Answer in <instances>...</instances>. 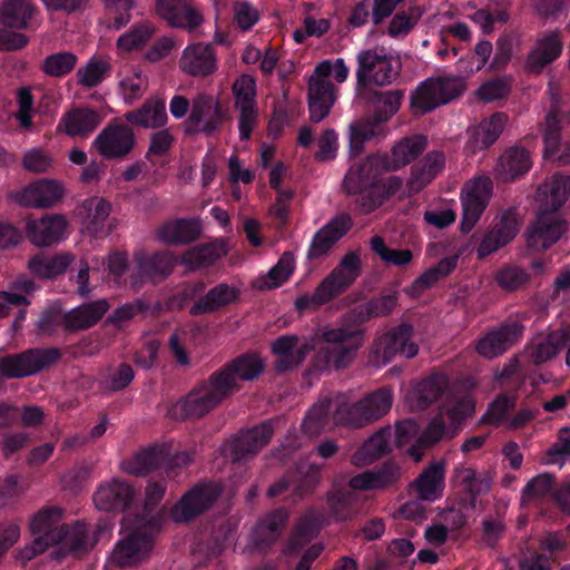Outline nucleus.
Segmentation results:
<instances>
[{
	"label": "nucleus",
	"instance_id": "obj_20",
	"mask_svg": "<svg viewBox=\"0 0 570 570\" xmlns=\"http://www.w3.org/2000/svg\"><path fill=\"white\" fill-rule=\"evenodd\" d=\"M225 115L218 102L210 96L197 95L191 105L187 122L193 131L212 136L223 125Z\"/></svg>",
	"mask_w": 570,
	"mask_h": 570
},
{
	"label": "nucleus",
	"instance_id": "obj_22",
	"mask_svg": "<svg viewBox=\"0 0 570 570\" xmlns=\"http://www.w3.org/2000/svg\"><path fill=\"white\" fill-rule=\"evenodd\" d=\"M523 325L518 321H507L488 332L476 344V352L487 358L502 355L522 335Z\"/></svg>",
	"mask_w": 570,
	"mask_h": 570
},
{
	"label": "nucleus",
	"instance_id": "obj_51",
	"mask_svg": "<svg viewBox=\"0 0 570 570\" xmlns=\"http://www.w3.org/2000/svg\"><path fill=\"white\" fill-rule=\"evenodd\" d=\"M36 372V354L27 351L16 356L0 360V374L7 377H22Z\"/></svg>",
	"mask_w": 570,
	"mask_h": 570
},
{
	"label": "nucleus",
	"instance_id": "obj_50",
	"mask_svg": "<svg viewBox=\"0 0 570 570\" xmlns=\"http://www.w3.org/2000/svg\"><path fill=\"white\" fill-rule=\"evenodd\" d=\"M444 482V468L440 462L430 464L417 478L419 497L423 500H434Z\"/></svg>",
	"mask_w": 570,
	"mask_h": 570
},
{
	"label": "nucleus",
	"instance_id": "obj_64",
	"mask_svg": "<svg viewBox=\"0 0 570 570\" xmlns=\"http://www.w3.org/2000/svg\"><path fill=\"white\" fill-rule=\"evenodd\" d=\"M135 372L127 363H121L101 381L104 389L118 392L126 389L134 380Z\"/></svg>",
	"mask_w": 570,
	"mask_h": 570
},
{
	"label": "nucleus",
	"instance_id": "obj_28",
	"mask_svg": "<svg viewBox=\"0 0 570 570\" xmlns=\"http://www.w3.org/2000/svg\"><path fill=\"white\" fill-rule=\"evenodd\" d=\"M508 121V116L503 112H494L489 119L480 122L479 126L468 131V140L464 145V151L469 155L488 149L492 146Z\"/></svg>",
	"mask_w": 570,
	"mask_h": 570
},
{
	"label": "nucleus",
	"instance_id": "obj_14",
	"mask_svg": "<svg viewBox=\"0 0 570 570\" xmlns=\"http://www.w3.org/2000/svg\"><path fill=\"white\" fill-rule=\"evenodd\" d=\"M492 195V183L488 178H478L466 184L461 191L462 219L460 230L470 233L487 209Z\"/></svg>",
	"mask_w": 570,
	"mask_h": 570
},
{
	"label": "nucleus",
	"instance_id": "obj_11",
	"mask_svg": "<svg viewBox=\"0 0 570 570\" xmlns=\"http://www.w3.org/2000/svg\"><path fill=\"white\" fill-rule=\"evenodd\" d=\"M220 493V487L213 482L198 483L174 504L170 517L176 523L189 522L210 509Z\"/></svg>",
	"mask_w": 570,
	"mask_h": 570
},
{
	"label": "nucleus",
	"instance_id": "obj_35",
	"mask_svg": "<svg viewBox=\"0 0 570 570\" xmlns=\"http://www.w3.org/2000/svg\"><path fill=\"white\" fill-rule=\"evenodd\" d=\"M400 479V468L386 461L382 465L358 473L350 479V487L361 491L379 490L394 484Z\"/></svg>",
	"mask_w": 570,
	"mask_h": 570
},
{
	"label": "nucleus",
	"instance_id": "obj_59",
	"mask_svg": "<svg viewBox=\"0 0 570 570\" xmlns=\"http://www.w3.org/2000/svg\"><path fill=\"white\" fill-rule=\"evenodd\" d=\"M154 32L155 29L149 22L136 24L118 38L117 46L126 51L138 49L148 42Z\"/></svg>",
	"mask_w": 570,
	"mask_h": 570
},
{
	"label": "nucleus",
	"instance_id": "obj_53",
	"mask_svg": "<svg viewBox=\"0 0 570 570\" xmlns=\"http://www.w3.org/2000/svg\"><path fill=\"white\" fill-rule=\"evenodd\" d=\"M332 413V402L328 399H324L318 403L314 404L306 413L303 421V430L308 435H316L321 433L330 421V414Z\"/></svg>",
	"mask_w": 570,
	"mask_h": 570
},
{
	"label": "nucleus",
	"instance_id": "obj_1",
	"mask_svg": "<svg viewBox=\"0 0 570 570\" xmlns=\"http://www.w3.org/2000/svg\"><path fill=\"white\" fill-rule=\"evenodd\" d=\"M397 301L395 293L373 297L346 313L336 327H325L322 338L327 345L317 354L323 367H347L364 343L365 331L362 325L372 318L390 315Z\"/></svg>",
	"mask_w": 570,
	"mask_h": 570
},
{
	"label": "nucleus",
	"instance_id": "obj_34",
	"mask_svg": "<svg viewBox=\"0 0 570 570\" xmlns=\"http://www.w3.org/2000/svg\"><path fill=\"white\" fill-rule=\"evenodd\" d=\"M111 205L106 199L92 196L81 202L77 208L78 216L82 220L89 234L99 237L107 235L105 223L110 215Z\"/></svg>",
	"mask_w": 570,
	"mask_h": 570
},
{
	"label": "nucleus",
	"instance_id": "obj_36",
	"mask_svg": "<svg viewBox=\"0 0 570 570\" xmlns=\"http://www.w3.org/2000/svg\"><path fill=\"white\" fill-rule=\"evenodd\" d=\"M426 148V138L422 135L405 137L393 146L391 153L381 156L386 170H397L416 159Z\"/></svg>",
	"mask_w": 570,
	"mask_h": 570
},
{
	"label": "nucleus",
	"instance_id": "obj_17",
	"mask_svg": "<svg viewBox=\"0 0 570 570\" xmlns=\"http://www.w3.org/2000/svg\"><path fill=\"white\" fill-rule=\"evenodd\" d=\"M562 50L563 41L559 29L542 32L525 57L524 70L529 75H540L562 55Z\"/></svg>",
	"mask_w": 570,
	"mask_h": 570
},
{
	"label": "nucleus",
	"instance_id": "obj_47",
	"mask_svg": "<svg viewBox=\"0 0 570 570\" xmlns=\"http://www.w3.org/2000/svg\"><path fill=\"white\" fill-rule=\"evenodd\" d=\"M392 439L393 430L391 426L379 430L357 450L354 455V461L356 463L361 461L364 463H372L373 461L386 455L392 451Z\"/></svg>",
	"mask_w": 570,
	"mask_h": 570
},
{
	"label": "nucleus",
	"instance_id": "obj_44",
	"mask_svg": "<svg viewBox=\"0 0 570 570\" xmlns=\"http://www.w3.org/2000/svg\"><path fill=\"white\" fill-rule=\"evenodd\" d=\"M450 379L446 374L435 372L423 379L415 389L417 407L425 410L443 396L449 399Z\"/></svg>",
	"mask_w": 570,
	"mask_h": 570
},
{
	"label": "nucleus",
	"instance_id": "obj_29",
	"mask_svg": "<svg viewBox=\"0 0 570 570\" xmlns=\"http://www.w3.org/2000/svg\"><path fill=\"white\" fill-rule=\"evenodd\" d=\"M356 490L348 483L347 487L334 488L327 493L328 512L336 522L351 521L360 514L363 501Z\"/></svg>",
	"mask_w": 570,
	"mask_h": 570
},
{
	"label": "nucleus",
	"instance_id": "obj_57",
	"mask_svg": "<svg viewBox=\"0 0 570 570\" xmlns=\"http://www.w3.org/2000/svg\"><path fill=\"white\" fill-rule=\"evenodd\" d=\"M529 279V273L513 264L502 266L495 274L497 284L507 292H514L521 288Z\"/></svg>",
	"mask_w": 570,
	"mask_h": 570
},
{
	"label": "nucleus",
	"instance_id": "obj_61",
	"mask_svg": "<svg viewBox=\"0 0 570 570\" xmlns=\"http://www.w3.org/2000/svg\"><path fill=\"white\" fill-rule=\"evenodd\" d=\"M553 334V332L549 333L546 336L539 337L535 342L532 343L530 350V357L535 364H542L560 352L561 346L558 343V338Z\"/></svg>",
	"mask_w": 570,
	"mask_h": 570
},
{
	"label": "nucleus",
	"instance_id": "obj_40",
	"mask_svg": "<svg viewBox=\"0 0 570 570\" xmlns=\"http://www.w3.org/2000/svg\"><path fill=\"white\" fill-rule=\"evenodd\" d=\"M444 156L440 151L428 153L422 161L412 166L407 187L411 194L420 193L444 167Z\"/></svg>",
	"mask_w": 570,
	"mask_h": 570
},
{
	"label": "nucleus",
	"instance_id": "obj_30",
	"mask_svg": "<svg viewBox=\"0 0 570 570\" xmlns=\"http://www.w3.org/2000/svg\"><path fill=\"white\" fill-rule=\"evenodd\" d=\"M336 88L330 80L314 79L308 82V110L311 121L325 119L336 100Z\"/></svg>",
	"mask_w": 570,
	"mask_h": 570
},
{
	"label": "nucleus",
	"instance_id": "obj_24",
	"mask_svg": "<svg viewBox=\"0 0 570 570\" xmlns=\"http://www.w3.org/2000/svg\"><path fill=\"white\" fill-rule=\"evenodd\" d=\"M180 70L191 77H207L217 70V56L210 43L188 45L178 61Z\"/></svg>",
	"mask_w": 570,
	"mask_h": 570
},
{
	"label": "nucleus",
	"instance_id": "obj_27",
	"mask_svg": "<svg viewBox=\"0 0 570 570\" xmlns=\"http://www.w3.org/2000/svg\"><path fill=\"white\" fill-rule=\"evenodd\" d=\"M360 100L364 101L376 124L386 122L400 109L404 91L400 89L379 91L373 88L356 90Z\"/></svg>",
	"mask_w": 570,
	"mask_h": 570
},
{
	"label": "nucleus",
	"instance_id": "obj_19",
	"mask_svg": "<svg viewBox=\"0 0 570 570\" xmlns=\"http://www.w3.org/2000/svg\"><path fill=\"white\" fill-rule=\"evenodd\" d=\"M155 12L170 27L187 31H194L204 22L191 0H156Z\"/></svg>",
	"mask_w": 570,
	"mask_h": 570
},
{
	"label": "nucleus",
	"instance_id": "obj_5",
	"mask_svg": "<svg viewBox=\"0 0 570 570\" xmlns=\"http://www.w3.org/2000/svg\"><path fill=\"white\" fill-rule=\"evenodd\" d=\"M229 395L213 375L202 381L168 407V417L176 421L199 420L218 407Z\"/></svg>",
	"mask_w": 570,
	"mask_h": 570
},
{
	"label": "nucleus",
	"instance_id": "obj_23",
	"mask_svg": "<svg viewBox=\"0 0 570 570\" xmlns=\"http://www.w3.org/2000/svg\"><path fill=\"white\" fill-rule=\"evenodd\" d=\"M137 497L132 484L122 480H112L101 484L94 494V502L99 510L107 512H125Z\"/></svg>",
	"mask_w": 570,
	"mask_h": 570
},
{
	"label": "nucleus",
	"instance_id": "obj_2",
	"mask_svg": "<svg viewBox=\"0 0 570 570\" xmlns=\"http://www.w3.org/2000/svg\"><path fill=\"white\" fill-rule=\"evenodd\" d=\"M63 510L56 505L38 510V554L52 547L51 559L62 561L68 556L88 553L97 541L86 522L61 523Z\"/></svg>",
	"mask_w": 570,
	"mask_h": 570
},
{
	"label": "nucleus",
	"instance_id": "obj_60",
	"mask_svg": "<svg viewBox=\"0 0 570 570\" xmlns=\"http://www.w3.org/2000/svg\"><path fill=\"white\" fill-rule=\"evenodd\" d=\"M71 261L72 256L67 253H60L50 258L38 255V278H55L62 275Z\"/></svg>",
	"mask_w": 570,
	"mask_h": 570
},
{
	"label": "nucleus",
	"instance_id": "obj_26",
	"mask_svg": "<svg viewBox=\"0 0 570 570\" xmlns=\"http://www.w3.org/2000/svg\"><path fill=\"white\" fill-rule=\"evenodd\" d=\"M314 348L308 341L301 342L296 335H283L272 344V352L277 356L275 371L284 373L297 367Z\"/></svg>",
	"mask_w": 570,
	"mask_h": 570
},
{
	"label": "nucleus",
	"instance_id": "obj_15",
	"mask_svg": "<svg viewBox=\"0 0 570 570\" xmlns=\"http://www.w3.org/2000/svg\"><path fill=\"white\" fill-rule=\"evenodd\" d=\"M136 136L124 122L108 124L94 139L92 146L105 159H124L134 149Z\"/></svg>",
	"mask_w": 570,
	"mask_h": 570
},
{
	"label": "nucleus",
	"instance_id": "obj_3",
	"mask_svg": "<svg viewBox=\"0 0 570 570\" xmlns=\"http://www.w3.org/2000/svg\"><path fill=\"white\" fill-rule=\"evenodd\" d=\"M386 170L381 156L370 155L364 160L353 164L343 179V189L355 196V206L362 214H371L390 197L401 190L403 180L399 176L377 179Z\"/></svg>",
	"mask_w": 570,
	"mask_h": 570
},
{
	"label": "nucleus",
	"instance_id": "obj_31",
	"mask_svg": "<svg viewBox=\"0 0 570 570\" xmlns=\"http://www.w3.org/2000/svg\"><path fill=\"white\" fill-rule=\"evenodd\" d=\"M542 212L556 214L566 204L570 196V176L562 174L552 175L537 191Z\"/></svg>",
	"mask_w": 570,
	"mask_h": 570
},
{
	"label": "nucleus",
	"instance_id": "obj_8",
	"mask_svg": "<svg viewBox=\"0 0 570 570\" xmlns=\"http://www.w3.org/2000/svg\"><path fill=\"white\" fill-rule=\"evenodd\" d=\"M392 403V390L380 387L356 403H342L338 405L334 411V421L342 425L362 428L385 415L390 411Z\"/></svg>",
	"mask_w": 570,
	"mask_h": 570
},
{
	"label": "nucleus",
	"instance_id": "obj_13",
	"mask_svg": "<svg viewBox=\"0 0 570 570\" xmlns=\"http://www.w3.org/2000/svg\"><path fill=\"white\" fill-rule=\"evenodd\" d=\"M136 269L130 275L132 287H140L146 281L153 283L167 278L175 265L177 257L169 250H159L153 254L138 252L135 254Z\"/></svg>",
	"mask_w": 570,
	"mask_h": 570
},
{
	"label": "nucleus",
	"instance_id": "obj_48",
	"mask_svg": "<svg viewBox=\"0 0 570 570\" xmlns=\"http://www.w3.org/2000/svg\"><path fill=\"white\" fill-rule=\"evenodd\" d=\"M110 73L109 59L104 56H92L85 66L77 70L76 77L78 85L91 89L98 87Z\"/></svg>",
	"mask_w": 570,
	"mask_h": 570
},
{
	"label": "nucleus",
	"instance_id": "obj_43",
	"mask_svg": "<svg viewBox=\"0 0 570 570\" xmlns=\"http://www.w3.org/2000/svg\"><path fill=\"white\" fill-rule=\"evenodd\" d=\"M125 118L131 125L144 128H160L168 120L165 100L159 98L147 99L140 108L127 112Z\"/></svg>",
	"mask_w": 570,
	"mask_h": 570
},
{
	"label": "nucleus",
	"instance_id": "obj_38",
	"mask_svg": "<svg viewBox=\"0 0 570 570\" xmlns=\"http://www.w3.org/2000/svg\"><path fill=\"white\" fill-rule=\"evenodd\" d=\"M227 255V248L222 239L200 244L186 250L180 263L189 271H197L215 265L223 256Z\"/></svg>",
	"mask_w": 570,
	"mask_h": 570
},
{
	"label": "nucleus",
	"instance_id": "obj_6",
	"mask_svg": "<svg viewBox=\"0 0 570 570\" xmlns=\"http://www.w3.org/2000/svg\"><path fill=\"white\" fill-rule=\"evenodd\" d=\"M160 529L157 518L145 514L135 515L131 530L115 547L114 561L120 567L139 563L148 557L154 546V534Z\"/></svg>",
	"mask_w": 570,
	"mask_h": 570
},
{
	"label": "nucleus",
	"instance_id": "obj_42",
	"mask_svg": "<svg viewBox=\"0 0 570 570\" xmlns=\"http://www.w3.org/2000/svg\"><path fill=\"white\" fill-rule=\"evenodd\" d=\"M200 233L202 226L197 219L178 218L165 223L157 235L166 244L181 245L195 242Z\"/></svg>",
	"mask_w": 570,
	"mask_h": 570
},
{
	"label": "nucleus",
	"instance_id": "obj_21",
	"mask_svg": "<svg viewBox=\"0 0 570 570\" xmlns=\"http://www.w3.org/2000/svg\"><path fill=\"white\" fill-rule=\"evenodd\" d=\"M273 434L274 426L269 421H265L252 429L240 431L228 445L227 450L230 460L233 462H239L246 460L248 456L256 455L268 444Z\"/></svg>",
	"mask_w": 570,
	"mask_h": 570
},
{
	"label": "nucleus",
	"instance_id": "obj_25",
	"mask_svg": "<svg viewBox=\"0 0 570 570\" xmlns=\"http://www.w3.org/2000/svg\"><path fill=\"white\" fill-rule=\"evenodd\" d=\"M413 326L402 323L379 338L376 342V352L382 353L383 358L390 362L396 355L406 358L414 357L419 352V346L412 342Z\"/></svg>",
	"mask_w": 570,
	"mask_h": 570
},
{
	"label": "nucleus",
	"instance_id": "obj_63",
	"mask_svg": "<svg viewBox=\"0 0 570 570\" xmlns=\"http://www.w3.org/2000/svg\"><path fill=\"white\" fill-rule=\"evenodd\" d=\"M233 94L235 96V106L256 105V81L249 75H242L233 85Z\"/></svg>",
	"mask_w": 570,
	"mask_h": 570
},
{
	"label": "nucleus",
	"instance_id": "obj_7",
	"mask_svg": "<svg viewBox=\"0 0 570 570\" xmlns=\"http://www.w3.org/2000/svg\"><path fill=\"white\" fill-rule=\"evenodd\" d=\"M356 90L371 88V85L389 86L394 82L402 69L401 59L384 49H366L356 56Z\"/></svg>",
	"mask_w": 570,
	"mask_h": 570
},
{
	"label": "nucleus",
	"instance_id": "obj_4",
	"mask_svg": "<svg viewBox=\"0 0 570 570\" xmlns=\"http://www.w3.org/2000/svg\"><path fill=\"white\" fill-rule=\"evenodd\" d=\"M361 259L355 252H348L340 264L317 285L313 294L296 298L295 308L299 313L316 309L334 297L343 294L358 277Z\"/></svg>",
	"mask_w": 570,
	"mask_h": 570
},
{
	"label": "nucleus",
	"instance_id": "obj_41",
	"mask_svg": "<svg viewBox=\"0 0 570 570\" xmlns=\"http://www.w3.org/2000/svg\"><path fill=\"white\" fill-rule=\"evenodd\" d=\"M288 512L284 508H278L267 513L256 525L252 540L259 549H266L273 544L279 537L287 522Z\"/></svg>",
	"mask_w": 570,
	"mask_h": 570
},
{
	"label": "nucleus",
	"instance_id": "obj_10",
	"mask_svg": "<svg viewBox=\"0 0 570 570\" xmlns=\"http://www.w3.org/2000/svg\"><path fill=\"white\" fill-rule=\"evenodd\" d=\"M265 370V364L256 353L247 352L227 362L220 368L213 372V375L229 395L240 391V381H254Z\"/></svg>",
	"mask_w": 570,
	"mask_h": 570
},
{
	"label": "nucleus",
	"instance_id": "obj_39",
	"mask_svg": "<svg viewBox=\"0 0 570 570\" xmlns=\"http://www.w3.org/2000/svg\"><path fill=\"white\" fill-rule=\"evenodd\" d=\"M108 309L109 304L106 299L85 303L65 314V326L72 332L90 328L102 318Z\"/></svg>",
	"mask_w": 570,
	"mask_h": 570
},
{
	"label": "nucleus",
	"instance_id": "obj_37",
	"mask_svg": "<svg viewBox=\"0 0 570 570\" xmlns=\"http://www.w3.org/2000/svg\"><path fill=\"white\" fill-rule=\"evenodd\" d=\"M238 298L237 288L226 283H219L212 287L206 295L199 297L190 307L189 313L193 316L214 313L235 303Z\"/></svg>",
	"mask_w": 570,
	"mask_h": 570
},
{
	"label": "nucleus",
	"instance_id": "obj_58",
	"mask_svg": "<svg viewBox=\"0 0 570 570\" xmlns=\"http://www.w3.org/2000/svg\"><path fill=\"white\" fill-rule=\"evenodd\" d=\"M164 456L156 448H149L137 453L129 462L128 471L136 475H145L158 469Z\"/></svg>",
	"mask_w": 570,
	"mask_h": 570
},
{
	"label": "nucleus",
	"instance_id": "obj_45",
	"mask_svg": "<svg viewBox=\"0 0 570 570\" xmlns=\"http://www.w3.org/2000/svg\"><path fill=\"white\" fill-rule=\"evenodd\" d=\"M68 220L62 214L38 218V247L53 246L67 238Z\"/></svg>",
	"mask_w": 570,
	"mask_h": 570
},
{
	"label": "nucleus",
	"instance_id": "obj_46",
	"mask_svg": "<svg viewBox=\"0 0 570 570\" xmlns=\"http://www.w3.org/2000/svg\"><path fill=\"white\" fill-rule=\"evenodd\" d=\"M32 292L33 283L30 281H18L12 291L0 292V318L9 316L13 308L19 309L18 318H23L22 308L31 304Z\"/></svg>",
	"mask_w": 570,
	"mask_h": 570
},
{
	"label": "nucleus",
	"instance_id": "obj_49",
	"mask_svg": "<svg viewBox=\"0 0 570 570\" xmlns=\"http://www.w3.org/2000/svg\"><path fill=\"white\" fill-rule=\"evenodd\" d=\"M32 11L30 1L7 0L0 6V23L11 28H24Z\"/></svg>",
	"mask_w": 570,
	"mask_h": 570
},
{
	"label": "nucleus",
	"instance_id": "obj_9",
	"mask_svg": "<svg viewBox=\"0 0 570 570\" xmlns=\"http://www.w3.org/2000/svg\"><path fill=\"white\" fill-rule=\"evenodd\" d=\"M462 92L463 85L456 77L428 78L412 91L410 106L416 112L426 114L458 98Z\"/></svg>",
	"mask_w": 570,
	"mask_h": 570
},
{
	"label": "nucleus",
	"instance_id": "obj_33",
	"mask_svg": "<svg viewBox=\"0 0 570 570\" xmlns=\"http://www.w3.org/2000/svg\"><path fill=\"white\" fill-rule=\"evenodd\" d=\"M101 121L102 116L94 108H73L61 117L58 129L70 137H88Z\"/></svg>",
	"mask_w": 570,
	"mask_h": 570
},
{
	"label": "nucleus",
	"instance_id": "obj_56",
	"mask_svg": "<svg viewBox=\"0 0 570 570\" xmlns=\"http://www.w3.org/2000/svg\"><path fill=\"white\" fill-rule=\"evenodd\" d=\"M371 249L385 263L405 266L412 262L413 254L407 248H389L381 236L371 239Z\"/></svg>",
	"mask_w": 570,
	"mask_h": 570
},
{
	"label": "nucleus",
	"instance_id": "obj_12",
	"mask_svg": "<svg viewBox=\"0 0 570 570\" xmlns=\"http://www.w3.org/2000/svg\"><path fill=\"white\" fill-rule=\"evenodd\" d=\"M520 217L515 209L509 208L493 220L476 247V257L484 259L509 245L520 230Z\"/></svg>",
	"mask_w": 570,
	"mask_h": 570
},
{
	"label": "nucleus",
	"instance_id": "obj_16",
	"mask_svg": "<svg viewBox=\"0 0 570 570\" xmlns=\"http://www.w3.org/2000/svg\"><path fill=\"white\" fill-rule=\"evenodd\" d=\"M567 229L566 222L556 214L539 210L534 222L527 228V246L532 250L543 252L556 244Z\"/></svg>",
	"mask_w": 570,
	"mask_h": 570
},
{
	"label": "nucleus",
	"instance_id": "obj_55",
	"mask_svg": "<svg viewBox=\"0 0 570 570\" xmlns=\"http://www.w3.org/2000/svg\"><path fill=\"white\" fill-rule=\"evenodd\" d=\"M37 194L38 208H51L62 202L66 195V188L59 180L38 178Z\"/></svg>",
	"mask_w": 570,
	"mask_h": 570
},
{
	"label": "nucleus",
	"instance_id": "obj_54",
	"mask_svg": "<svg viewBox=\"0 0 570 570\" xmlns=\"http://www.w3.org/2000/svg\"><path fill=\"white\" fill-rule=\"evenodd\" d=\"M77 62L78 57L73 52L59 51L46 57L41 69L50 77L62 78L75 69Z\"/></svg>",
	"mask_w": 570,
	"mask_h": 570
},
{
	"label": "nucleus",
	"instance_id": "obj_62",
	"mask_svg": "<svg viewBox=\"0 0 570 570\" xmlns=\"http://www.w3.org/2000/svg\"><path fill=\"white\" fill-rule=\"evenodd\" d=\"M515 406V399L507 394L498 395L488 406L481 421L488 424L499 425Z\"/></svg>",
	"mask_w": 570,
	"mask_h": 570
},
{
	"label": "nucleus",
	"instance_id": "obj_18",
	"mask_svg": "<svg viewBox=\"0 0 570 570\" xmlns=\"http://www.w3.org/2000/svg\"><path fill=\"white\" fill-rule=\"evenodd\" d=\"M353 227V219L347 213H340L331 218L313 236L306 257L316 261L326 256L335 244Z\"/></svg>",
	"mask_w": 570,
	"mask_h": 570
},
{
	"label": "nucleus",
	"instance_id": "obj_32",
	"mask_svg": "<svg viewBox=\"0 0 570 570\" xmlns=\"http://www.w3.org/2000/svg\"><path fill=\"white\" fill-rule=\"evenodd\" d=\"M532 167V160L527 149L520 146L507 148L498 159L495 174L504 183L513 181L525 175Z\"/></svg>",
	"mask_w": 570,
	"mask_h": 570
},
{
	"label": "nucleus",
	"instance_id": "obj_52",
	"mask_svg": "<svg viewBox=\"0 0 570 570\" xmlns=\"http://www.w3.org/2000/svg\"><path fill=\"white\" fill-rule=\"evenodd\" d=\"M294 255L291 252H285L274 265L266 276H264L257 284L259 289H273L279 287L286 282L294 272Z\"/></svg>",
	"mask_w": 570,
	"mask_h": 570
}]
</instances>
